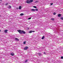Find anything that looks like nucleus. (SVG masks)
I'll return each mask as SVG.
<instances>
[{
    "mask_svg": "<svg viewBox=\"0 0 63 63\" xmlns=\"http://www.w3.org/2000/svg\"><path fill=\"white\" fill-rule=\"evenodd\" d=\"M17 9H18V8H17Z\"/></svg>",
    "mask_w": 63,
    "mask_h": 63,
    "instance_id": "obj_28",
    "label": "nucleus"
},
{
    "mask_svg": "<svg viewBox=\"0 0 63 63\" xmlns=\"http://www.w3.org/2000/svg\"><path fill=\"white\" fill-rule=\"evenodd\" d=\"M35 11H38V9H36L35 10Z\"/></svg>",
    "mask_w": 63,
    "mask_h": 63,
    "instance_id": "obj_20",
    "label": "nucleus"
},
{
    "mask_svg": "<svg viewBox=\"0 0 63 63\" xmlns=\"http://www.w3.org/2000/svg\"><path fill=\"white\" fill-rule=\"evenodd\" d=\"M8 3H6L5 5H6V6H7V5H8Z\"/></svg>",
    "mask_w": 63,
    "mask_h": 63,
    "instance_id": "obj_22",
    "label": "nucleus"
},
{
    "mask_svg": "<svg viewBox=\"0 0 63 63\" xmlns=\"http://www.w3.org/2000/svg\"><path fill=\"white\" fill-rule=\"evenodd\" d=\"M28 49V47H26L25 48H24V50H27Z\"/></svg>",
    "mask_w": 63,
    "mask_h": 63,
    "instance_id": "obj_2",
    "label": "nucleus"
},
{
    "mask_svg": "<svg viewBox=\"0 0 63 63\" xmlns=\"http://www.w3.org/2000/svg\"><path fill=\"white\" fill-rule=\"evenodd\" d=\"M24 15V14L23 13H21L20 14V15H21V16H23V15Z\"/></svg>",
    "mask_w": 63,
    "mask_h": 63,
    "instance_id": "obj_13",
    "label": "nucleus"
},
{
    "mask_svg": "<svg viewBox=\"0 0 63 63\" xmlns=\"http://www.w3.org/2000/svg\"><path fill=\"white\" fill-rule=\"evenodd\" d=\"M1 30H0V32H1Z\"/></svg>",
    "mask_w": 63,
    "mask_h": 63,
    "instance_id": "obj_29",
    "label": "nucleus"
},
{
    "mask_svg": "<svg viewBox=\"0 0 63 63\" xmlns=\"http://www.w3.org/2000/svg\"><path fill=\"white\" fill-rule=\"evenodd\" d=\"M0 16H1V15H0Z\"/></svg>",
    "mask_w": 63,
    "mask_h": 63,
    "instance_id": "obj_31",
    "label": "nucleus"
},
{
    "mask_svg": "<svg viewBox=\"0 0 63 63\" xmlns=\"http://www.w3.org/2000/svg\"><path fill=\"white\" fill-rule=\"evenodd\" d=\"M31 18V17H30L28 19H30Z\"/></svg>",
    "mask_w": 63,
    "mask_h": 63,
    "instance_id": "obj_24",
    "label": "nucleus"
},
{
    "mask_svg": "<svg viewBox=\"0 0 63 63\" xmlns=\"http://www.w3.org/2000/svg\"><path fill=\"white\" fill-rule=\"evenodd\" d=\"M45 38V36H43V37L42 38V39H44Z\"/></svg>",
    "mask_w": 63,
    "mask_h": 63,
    "instance_id": "obj_12",
    "label": "nucleus"
},
{
    "mask_svg": "<svg viewBox=\"0 0 63 63\" xmlns=\"http://www.w3.org/2000/svg\"><path fill=\"white\" fill-rule=\"evenodd\" d=\"M8 31V30H6L4 31V32L5 33H7V32Z\"/></svg>",
    "mask_w": 63,
    "mask_h": 63,
    "instance_id": "obj_5",
    "label": "nucleus"
},
{
    "mask_svg": "<svg viewBox=\"0 0 63 63\" xmlns=\"http://www.w3.org/2000/svg\"><path fill=\"white\" fill-rule=\"evenodd\" d=\"M26 3H28V4H30V1L29 0H27Z\"/></svg>",
    "mask_w": 63,
    "mask_h": 63,
    "instance_id": "obj_4",
    "label": "nucleus"
},
{
    "mask_svg": "<svg viewBox=\"0 0 63 63\" xmlns=\"http://www.w3.org/2000/svg\"><path fill=\"white\" fill-rule=\"evenodd\" d=\"M15 40H16V41H18L19 39L17 38H15Z\"/></svg>",
    "mask_w": 63,
    "mask_h": 63,
    "instance_id": "obj_11",
    "label": "nucleus"
},
{
    "mask_svg": "<svg viewBox=\"0 0 63 63\" xmlns=\"http://www.w3.org/2000/svg\"><path fill=\"white\" fill-rule=\"evenodd\" d=\"M61 59H63V56L61 57Z\"/></svg>",
    "mask_w": 63,
    "mask_h": 63,
    "instance_id": "obj_23",
    "label": "nucleus"
},
{
    "mask_svg": "<svg viewBox=\"0 0 63 63\" xmlns=\"http://www.w3.org/2000/svg\"><path fill=\"white\" fill-rule=\"evenodd\" d=\"M21 8H22V7H21V6H19V10H20L21 9Z\"/></svg>",
    "mask_w": 63,
    "mask_h": 63,
    "instance_id": "obj_9",
    "label": "nucleus"
},
{
    "mask_svg": "<svg viewBox=\"0 0 63 63\" xmlns=\"http://www.w3.org/2000/svg\"><path fill=\"white\" fill-rule=\"evenodd\" d=\"M38 54H39V55H41V54L38 53Z\"/></svg>",
    "mask_w": 63,
    "mask_h": 63,
    "instance_id": "obj_27",
    "label": "nucleus"
},
{
    "mask_svg": "<svg viewBox=\"0 0 63 63\" xmlns=\"http://www.w3.org/2000/svg\"><path fill=\"white\" fill-rule=\"evenodd\" d=\"M14 53H11V55L12 56H14Z\"/></svg>",
    "mask_w": 63,
    "mask_h": 63,
    "instance_id": "obj_6",
    "label": "nucleus"
},
{
    "mask_svg": "<svg viewBox=\"0 0 63 63\" xmlns=\"http://www.w3.org/2000/svg\"><path fill=\"white\" fill-rule=\"evenodd\" d=\"M35 32V31H30L29 32V33H32V32Z\"/></svg>",
    "mask_w": 63,
    "mask_h": 63,
    "instance_id": "obj_3",
    "label": "nucleus"
},
{
    "mask_svg": "<svg viewBox=\"0 0 63 63\" xmlns=\"http://www.w3.org/2000/svg\"><path fill=\"white\" fill-rule=\"evenodd\" d=\"M29 1L30 3H31L33 2V0H30Z\"/></svg>",
    "mask_w": 63,
    "mask_h": 63,
    "instance_id": "obj_7",
    "label": "nucleus"
},
{
    "mask_svg": "<svg viewBox=\"0 0 63 63\" xmlns=\"http://www.w3.org/2000/svg\"><path fill=\"white\" fill-rule=\"evenodd\" d=\"M50 4L51 5H53V3H50Z\"/></svg>",
    "mask_w": 63,
    "mask_h": 63,
    "instance_id": "obj_25",
    "label": "nucleus"
},
{
    "mask_svg": "<svg viewBox=\"0 0 63 63\" xmlns=\"http://www.w3.org/2000/svg\"><path fill=\"white\" fill-rule=\"evenodd\" d=\"M61 16V14H59L58 15V16L59 17H60V16Z\"/></svg>",
    "mask_w": 63,
    "mask_h": 63,
    "instance_id": "obj_10",
    "label": "nucleus"
},
{
    "mask_svg": "<svg viewBox=\"0 0 63 63\" xmlns=\"http://www.w3.org/2000/svg\"><path fill=\"white\" fill-rule=\"evenodd\" d=\"M9 8H11V6L10 5H9Z\"/></svg>",
    "mask_w": 63,
    "mask_h": 63,
    "instance_id": "obj_21",
    "label": "nucleus"
},
{
    "mask_svg": "<svg viewBox=\"0 0 63 63\" xmlns=\"http://www.w3.org/2000/svg\"><path fill=\"white\" fill-rule=\"evenodd\" d=\"M44 54H46V53L45 52H44Z\"/></svg>",
    "mask_w": 63,
    "mask_h": 63,
    "instance_id": "obj_26",
    "label": "nucleus"
},
{
    "mask_svg": "<svg viewBox=\"0 0 63 63\" xmlns=\"http://www.w3.org/2000/svg\"><path fill=\"white\" fill-rule=\"evenodd\" d=\"M17 31L21 34H22V33H23V34H25V32L24 31H21L20 30H18Z\"/></svg>",
    "mask_w": 63,
    "mask_h": 63,
    "instance_id": "obj_1",
    "label": "nucleus"
},
{
    "mask_svg": "<svg viewBox=\"0 0 63 63\" xmlns=\"http://www.w3.org/2000/svg\"><path fill=\"white\" fill-rule=\"evenodd\" d=\"M51 19L53 20H54V18H51Z\"/></svg>",
    "mask_w": 63,
    "mask_h": 63,
    "instance_id": "obj_15",
    "label": "nucleus"
},
{
    "mask_svg": "<svg viewBox=\"0 0 63 63\" xmlns=\"http://www.w3.org/2000/svg\"><path fill=\"white\" fill-rule=\"evenodd\" d=\"M53 15H56V13L54 12L53 13Z\"/></svg>",
    "mask_w": 63,
    "mask_h": 63,
    "instance_id": "obj_16",
    "label": "nucleus"
},
{
    "mask_svg": "<svg viewBox=\"0 0 63 63\" xmlns=\"http://www.w3.org/2000/svg\"><path fill=\"white\" fill-rule=\"evenodd\" d=\"M28 29H29V28H28Z\"/></svg>",
    "mask_w": 63,
    "mask_h": 63,
    "instance_id": "obj_30",
    "label": "nucleus"
},
{
    "mask_svg": "<svg viewBox=\"0 0 63 63\" xmlns=\"http://www.w3.org/2000/svg\"><path fill=\"white\" fill-rule=\"evenodd\" d=\"M32 11H35V9H31Z\"/></svg>",
    "mask_w": 63,
    "mask_h": 63,
    "instance_id": "obj_8",
    "label": "nucleus"
},
{
    "mask_svg": "<svg viewBox=\"0 0 63 63\" xmlns=\"http://www.w3.org/2000/svg\"><path fill=\"white\" fill-rule=\"evenodd\" d=\"M28 61V60H26L25 61V62L26 63Z\"/></svg>",
    "mask_w": 63,
    "mask_h": 63,
    "instance_id": "obj_18",
    "label": "nucleus"
},
{
    "mask_svg": "<svg viewBox=\"0 0 63 63\" xmlns=\"http://www.w3.org/2000/svg\"><path fill=\"white\" fill-rule=\"evenodd\" d=\"M33 8H35L36 9H37V7H36V6H33Z\"/></svg>",
    "mask_w": 63,
    "mask_h": 63,
    "instance_id": "obj_14",
    "label": "nucleus"
},
{
    "mask_svg": "<svg viewBox=\"0 0 63 63\" xmlns=\"http://www.w3.org/2000/svg\"><path fill=\"white\" fill-rule=\"evenodd\" d=\"M23 44H26V41L24 42Z\"/></svg>",
    "mask_w": 63,
    "mask_h": 63,
    "instance_id": "obj_17",
    "label": "nucleus"
},
{
    "mask_svg": "<svg viewBox=\"0 0 63 63\" xmlns=\"http://www.w3.org/2000/svg\"><path fill=\"white\" fill-rule=\"evenodd\" d=\"M61 19H62V20H63V17H62L61 18Z\"/></svg>",
    "mask_w": 63,
    "mask_h": 63,
    "instance_id": "obj_19",
    "label": "nucleus"
}]
</instances>
